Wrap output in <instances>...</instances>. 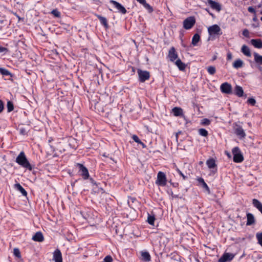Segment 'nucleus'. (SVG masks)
I'll return each mask as SVG.
<instances>
[{
    "instance_id": "nucleus-1",
    "label": "nucleus",
    "mask_w": 262,
    "mask_h": 262,
    "mask_svg": "<svg viewBox=\"0 0 262 262\" xmlns=\"http://www.w3.org/2000/svg\"><path fill=\"white\" fill-rule=\"evenodd\" d=\"M15 162L20 167L26 169V170L31 171L33 169V167L29 162L25 152L23 151H21L17 156L15 159Z\"/></svg>"
},
{
    "instance_id": "nucleus-2",
    "label": "nucleus",
    "mask_w": 262,
    "mask_h": 262,
    "mask_svg": "<svg viewBox=\"0 0 262 262\" xmlns=\"http://www.w3.org/2000/svg\"><path fill=\"white\" fill-rule=\"evenodd\" d=\"M233 155V160L235 163H241L244 161V157L238 147H235L232 150Z\"/></svg>"
},
{
    "instance_id": "nucleus-3",
    "label": "nucleus",
    "mask_w": 262,
    "mask_h": 262,
    "mask_svg": "<svg viewBox=\"0 0 262 262\" xmlns=\"http://www.w3.org/2000/svg\"><path fill=\"white\" fill-rule=\"evenodd\" d=\"M156 183L160 186H165L167 184L166 174L162 171H159L157 174V179Z\"/></svg>"
},
{
    "instance_id": "nucleus-4",
    "label": "nucleus",
    "mask_w": 262,
    "mask_h": 262,
    "mask_svg": "<svg viewBox=\"0 0 262 262\" xmlns=\"http://www.w3.org/2000/svg\"><path fill=\"white\" fill-rule=\"evenodd\" d=\"M208 32L210 36L221 35L222 32L221 28L217 25H213L208 28Z\"/></svg>"
},
{
    "instance_id": "nucleus-5",
    "label": "nucleus",
    "mask_w": 262,
    "mask_h": 262,
    "mask_svg": "<svg viewBox=\"0 0 262 262\" xmlns=\"http://www.w3.org/2000/svg\"><path fill=\"white\" fill-rule=\"evenodd\" d=\"M195 24V19L193 16H190L186 18L183 21V27L186 30L191 29Z\"/></svg>"
},
{
    "instance_id": "nucleus-6",
    "label": "nucleus",
    "mask_w": 262,
    "mask_h": 262,
    "mask_svg": "<svg viewBox=\"0 0 262 262\" xmlns=\"http://www.w3.org/2000/svg\"><path fill=\"white\" fill-rule=\"evenodd\" d=\"M77 167L79 168V173L84 180H87L89 178V172L83 164L80 163L77 164Z\"/></svg>"
},
{
    "instance_id": "nucleus-7",
    "label": "nucleus",
    "mask_w": 262,
    "mask_h": 262,
    "mask_svg": "<svg viewBox=\"0 0 262 262\" xmlns=\"http://www.w3.org/2000/svg\"><path fill=\"white\" fill-rule=\"evenodd\" d=\"M138 74L139 76V79L141 82H144L150 78V73L147 71H142L141 70H138Z\"/></svg>"
},
{
    "instance_id": "nucleus-8",
    "label": "nucleus",
    "mask_w": 262,
    "mask_h": 262,
    "mask_svg": "<svg viewBox=\"0 0 262 262\" xmlns=\"http://www.w3.org/2000/svg\"><path fill=\"white\" fill-rule=\"evenodd\" d=\"M220 90L223 93L230 94L232 93L231 85L228 82L222 83L220 86Z\"/></svg>"
},
{
    "instance_id": "nucleus-9",
    "label": "nucleus",
    "mask_w": 262,
    "mask_h": 262,
    "mask_svg": "<svg viewBox=\"0 0 262 262\" xmlns=\"http://www.w3.org/2000/svg\"><path fill=\"white\" fill-rule=\"evenodd\" d=\"M234 254L231 253H224L220 258L219 259L218 262H227L231 261L234 257Z\"/></svg>"
},
{
    "instance_id": "nucleus-10",
    "label": "nucleus",
    "mask_w": 262,
    "mask_h": 262,
    "mask_svg": "<svg viewBox=\"0 0 262 262\" xmlns=\"http://www.w3.org/2000/svg\"><path fill=\"white\" fill-rule=\"evenodd\" d=\"M110 3L113 5L114 7L117 9L119 12L123 14L126 13L125 8L120 3L114 0H111Z\"/></svg>"
},
{
    "instance_id": "nucleus-11",
    "label": "nucleus",
    "mask_w": 262,
    "mask_h": 262,
    "mask_svg": "<svg viewBox=\"0 0 262 262\" xmlns=\"http://www.w3.org/2000/svg\"><path fill=\"white\" fill-rule=\"evenodd\" d=\"M234 133L240 139L245 138L246 135L242 127L239 125H237V127L234 128Z\"/></svg>"
},
{
    "instance_id": "nucleus-12",
    "label": "nucleus",
    "mask_w": 262,
    "mask_h": 262,
    "mask_svg": "<svg viewBox=\"0 0 262 262\" xmlns=\"http://www.w3.org/2000/svg\"><path fill=\"white\" fill-rule=\"evenodd\" d=\"M168 56L170 60L172 62H173L176 59L178 58V55L177 53L176 52L174 47H172L171 48H170L168 52Z\"/></svg>"
},
{
    "instance_id": "nucleus-13",
    "label": "nucleus",
    "mask_w": 262,
    "mask_h": 262,
    "mask_svg": "<svg viewBox=\"0 0 262 262\" xmlns=\"http://www.w3.org/2000/svg\"><path fill=\"white\" fill-rule=\"evenodd\" d=\"M53 259L55 262H62V254L59 249H56L53 252Z\"/></svg>"
},
{
    "instance_id": "nucleus-14",
    "label": "nucleus",
    "mask_w": 262,
    "mask_h": 262,
    "mask_svg": "<svg viewBox=\"0 0 262 262\" xmlns=\"http://www.w3.org/2000/svg\"><path fill=\"white\" fill-rule=\"evenodd\" d=\"M246 216L247 219L246 223L247 226H251L255 224L256 220L252 213L248 212L246 214Z\"/></svg>"
},
{
    "instance_id": "nucleus-15",
    "label": "nucleus",
    "mask_w": 262,
    "mask_h": 262,
    "mask_svg": "<svg viewBox=\"0 0 262 262\" xmlns=\"http://www.w3.org/2000/svg\"><path fill=\"white\" fill-rule=\"evenodd\" d=\"M208 3L212 9L217 11H220L221 10V6L219 3L212 0H208Z\"/></svg>"
},
{
    "instance_id": "nucleus-16",
    "label": "nucleus",
    "mask_w": 262,
    "mask_h": 262,
    "mask_svg": "<svg viewBox=\"0 0 262 262\" xmlns=\"http://www.w3.org/2000/svg\"><path fill=\"white\" fill-rule=\"evenodd\" d=\"M206 165L209 169H214L215 168L217 171V165L216 164V162L215 159L213 158H209L206 161Z\"/></svg>"
},
{
    "instance_id": "nucleus-17",
    "label": "nucleus",
    "mask_w": 262,
    "mask_h": 262,
    "mask_svg": "<svg viewBox=\"0 0 262 262\" xmlns=\"http://www.w3.org/2000/svg\"><path fill=\"white\" fill-rule=\"evenodd\" d=\"M244 66V61L240 58L236 59L232 63V67L235 69L242 68Z\"/></svg>"
},
{
    "instance_id": "nucleus-18",
    "label": "nucleus",
    "mask_w": 262,
    "mask_h": 262,
    "mask_svg": "<svg viewBox=\"0 0 262 262\" xmlns=\"http://www.w3.org/2000/svg\"><path fill=\"white\" fill-rule=\"evenodd\" d=\"M32 239L35 242H41L44 240V237L41 232H37L33 236Z\"/></svg>"
},
{
    "instance_id": "nucleus-19",
    "label": "nucleus",
    "mask_w": 262,
    "mask_h": 262,
    "mask_svg": "<svg viewBox=\"0 0 262 262\" xmlns=\"http://www.w3.org/2000/svg\"><path fill=\"white\" fill-rule=\"evenodd\" d=\"M140 4H141L145 9H146L149 13H151L153 11L152 7L148 4L146 3V0H136Z\"/></svg>"
},
{
    "instance_id": "nucleus-20",
    "label": "nucleus",
    "mask_w": 262,
    "mask_h": 262,
    "mask_svg": "<svg viewBox=\"0 0 262 262\" xmlns=\"http://www.w3.org/2000/svg\"><path fill=\"white\" fill-rule=\"evenodd\" d=\"M252 204L262 214V203L259 200L254 199L252 200Z\"/></svg>"
},
{
    "instance_id": "nucleus-21",
    "label": "nucleus",
    "mask_w": 262,
    "mask_h": 262,
    "mask_svg": "<svg viewBox=\"0 0 262 262\" xmlns=\"http://www.w3.org/2000/svg\"><path fill=\"white\" fill-rule=\"evenodd\" d=\"M251 44L256 48H262V41L260 39H252L251 40Z\"/></svg>"
},
{
    "instance_id": "nucleus-22",
    "label": "nucleus",
    "mask_w": 262,
    "mask_h": 262,
    "mask_svg": "<svg viewBox=\"0 0 262 262\" xmlns=\"http://www.w3.org/2000/svg\"><path fill=\"white\" fill-rule=\"evenodd\" d=\"M241 52L247 57H250L251 56V53L249 48L245 45L242 47Z\"/></svg>"
},
{
    "instance_id": "nucleus-23",
    "label": "nucleus",
    "mask_w": 262,
    "mask_h": 262,
    "mask_svg": "<svg viewBox=\"0 0 262 262\" xmlns=\"http://www.w3.org/2000/svg\"><path fill=\"white\" fill-rule=\"evenodd\" d=\"M141 259L144 261H149L151 260V256L147 251H142L141 252Z\"/></svg>"
},
{
    "instance_id": "nucleus-24",
    "label": "nucleus",
    "mask_w": 262,
    "mask_h": 262,
    "mask_svg": "<svg viewBox=\"0 0 262 262\" xmlns=\"http://www.w3.org/2000/svg\"><path fill=\"white\" fill-rule=\"evenodd\" d=\"M132 139L138 144V145H140L142 148H145L146 147V145L141 141L137 135H133Z\"/></svg>"
},
{
    "instance_id": "nucleus-25",
    "label": "nucleus",
    "mask_w": 262,
    "mask_h": 262,
    "mask_svg": "<svg viewBox=\"0 0 262 262\" xmlns=\"http://www.w3.org/2000/svg\"><path fill=\"white\" fill-rule=\"evenodd\" d=\"M172 111L176 117L181 116L183 115V110L181 107H174L172 108Z\"/></svg>"
},
{
    "instance_id": "nucleus-26",
    "label": "nucleus",
    "mask_w": 262,
    "mask_h": 262,
    "mask_svg": "<svg viewBox=\"0 0 262 262\" xmlns=\"http://www.w3.org/2000/svg\"><path fill=\"white\" fill-rule=\"evenodd\" d=\"M234 94L238 97H242L244 94V91L242 87L239 85H236L234 88Z\"/></svg>"
},
{
    "instance_id": "nucleus-27",
    "label": "nucleus",
    "mask_w": 262,
    "mask_h": 262,
    "mask_svg": "<svg viewBox=\"0 0 262 262\" xmlns=\"http://www.w3.org/2000/svg\"><path fill=\"white\" fill-rule=\"evenodd\" d=\"M15 188L18 190L23 195L27 196V192L25 189L21 186L19 183H16L15 184Z\"/></svg>"
},
{
    "instance_id": "nucleus-28",
    "label": "nucleus",
    "mask_w": 262,
    "mask_h": 262,
    "mask_svg": "<svg viewBox=\"0 0 262 262\" xmlns=\"http://www.w3.org/2000/svg\"><path fill=\"white\" fill-rule=\"evenodd\" d=\"M255 62L258 64H262V56L257 53L254 52L253 54Z\"/></svg>"
},
{
    "instance_id": "nucleus-29",
    "label": "nucleus",
    "mask_w": 262,
    "mask_h": 262,
    "mask_svg": "<svg viewBox=\"0 0 262 262\" xmlns=\"http://www.w3.org/2000/svg\"><path fill=\"white\" fill-rule=\"evenodd\" d=\"M175 64L181 71H184L186 68L185 63H183L180 59H178L176 60Z\"/></svg>"
},
{
    "instance_id": "nucleus-30",
    "label": "nucleus",
    "mask_w": 262,
    "mask_h": 262,
    "mask_svg": "<svg viewBox=\"0 0 262 262\" xmlns=\"http://www.w3.org/2000/svg\"><path fill=\"white\" fill-rule=\"evenodd\" d=\"M200 40V36L199 34L195 33L192 37L191 43L193 46H196Z\"/></svg>"
},
{
    "instance_id": "nucleus-31",
    "label": "nucleus",
    "mask_w": 262,
    "mask_h": 262,
    "mask_svg": "<svg viewBox=\"0 0 262 262\" xmlns=\"http://www.w3.org/2000/svg\"><path fill=\"white\" fill-rule=\"evenodd\" d=\"M198 181L200 183H201L204 189H205L208 192V193H209L210 189L207 184L204 181V179L202 178H200L198 179Z\"/></svg>"
},
{
    "instance_id": "nucleus-32",
    "label": "nucleus",
    "mask_w": 262,
    "mask_h": 262,
    "mask_svg": "<svg viewBox=\"0 0 262 262\" xmlns=\"http://www.w3.org/2000/svg\"><path fill=\"white\" fill-rule=\"evenodd\" d=\"M155 216L154 214H150L148 213L147 222L151 225H154L155 221Z\"/></svg>"
},
{
    "instance_id": "nucleus-33",
    "label": "nucleus",
    "mask_w": 262,
    "mask_h": 262,
    "mask_svg": "<svg viewBox=\"0 0 262 262\" xmlns=\"http://www.w3.org/2000/svg\"><path fill=\"white\" fill-rule=\"evenodd\" d=\"M97 18L100 21V23L104 26L105 27H107V21L105 17L100 16L99 15H97Z\"/></svg>"
},
{
    "instance_id": "nucleus-34",
    "label": "nucleus",
    "mask_w": 262,
    "mask_h": 262,
    "mask_svg": "<svg viewBox=\"0 0 262 262\" xmlns=\"http://www.w3.org/2000/svg\"><path fill=\"white\" fill-rule=\"evenodd\" d=\"M0 74L4 76H12L11 73L8 70L3 68H0Z\"/></svg>"
},
{
    "instance_id": "nucleus-35",
    "label": "nucleus",
    "mask_w": 262,
    "mask_h": 262,
    "mask_svg": "<svg viewBox=\"0 0 262 262\" xmlns=\"http://www.w3.org/2000/svg\"><path fill=\"white\" fill-rule=\"evenodd\" d=\"M199 134L203 137H207L208 135V131L204 128H200L198 130Z\"/></svg>"
},
{
    "instance_id": "nucleus-36",
    "label": "nucleus",
    "mask_w": 262,
    "mask_h": 262,
    "mask_svg": "<svg viewBox=\"0 0 262 262\" xmlns=\"http://www.w3.org/2000/svg\"><path fill=\"white\" fill-rule=\"evenodd\" d=\"M256 237L257 241V243L262 247V232H257L256 234Z\"/></svg>"
},
{
    "instance_id": "nucleus-37",
    "label": "nucleus",
    "mask_w": 262,
    "mask_h": 262,
    "mask_svg": "<svg viewBox=\"0 0 262 262\" xmlns=\"http://www.w3.org/2000/svg\"><path fill=\"white\" fill-rule=\"evenodd\" d=\"M208 73L211 75H214L216 72L215 68L213 66H209L207 68Z\"/></svg>"
},
{
    "instance_id": "nucleus-38",
    "label": "nucleus",
    "mask_w": 262,
    "mask_h": 262,
    "mask_svg": "<svg viewBox=\"0 0 262 262\" xmlns=\"http://www.w3.org/2000/svg\"><path fill=\"white\" fill-rule=\"evenodd\" d=\"M210 123H211L210 120L207 118L203 119L202 120H201V123H200V124L203 126L209 125L210 124Z\"/></svg>"
},
{
    "instance_id": "nucleus-39",
    "label": "nucleus",
    "mask_w": 262,
    "mask_h": 262,
    "mask_svg": "<svg viewBox=\"0 0 262 262\" xmlns=\"http://www.w3.org/2000/svg\"><path fill=\"white\" fill-rule=\"evenodd\" d=\"M7 111L8 112H11L14 109L13 104L10 101H8L7 103Z\"/></svg>"
},
{
    "instance_id": "nucleus-40",
    "label": "nucleus",
    "mask_w": 262,
    "mask_h": 262,
    "mask_svg": "<svg viewBox=\"0 0 262 262\" xmlns=\"http://www.w3.org/2000/svg\"><path fill=\"white\" fill-rule=\"evenodd\" d=\"M51 13L53 14L55 17H60L61 16L60 12L57 10V9H54L53 10Z\"/></svg>"
},
{
    "instance_id": "nucleus-41",
    "label": "nucleus",
    "mask_w": 262,
    "mask_h": 262,
    "mask_svg": "<svg viewBox=\"0 0 262 262\" xmlns=\"http://www.w3.org/2000/svg\"><path fill=\"white\" fill-rule=\"evenodd\" d=\"M176 171H177V172L183 178V179L184 180H185L187 179V177L185 176L183 173L178 168V167H176Z\"/></svg>"
},
{
    "instance_id": "nucleus-42",
    "label": "nucleus",
    "mask_w": 262,
    "mask_h": 262,
    "mask_svg": "<svg viewBox=\"0 0 262 262\" xmlns=\"http://www.w3.org/2000/svg\"><path fill=\"white\" fill-rule=\"evenodd\" d=\"M103 262H113V258L111 255L106 256L103 259Z\"/></svg>"
},
{
    "instance_id": "nucleus-43",
    "label": "nucleus",
    "mask_w": 262,
    "mask_h": 262,
    "mask_svg": "<svg viewBox=\"0 0 262 262\" xmlns=\"http://www.w3.org/2000/svg\"><path fill=\"white\" fill-rule=\"evenodd\" d=\"M247 101H248L249 104H251L253 106L255 104V103H256L255 100L254 98H249L248 99Z\"/></svg>"
},
{
    "instance_id": "nucleus-44",
    "label": "nucleus",
    "mask_w": 262,
    "mask_h": 262,
    "mask_svg": "<svg viewBox=\"0 0 262 262\" xmlns=\"http://www.w3.org/2000/svg\"><path fill=\"white\" fill-rule=\"evenodd\" d=\"M14 254L15 256H16L17 257H20V253L19 252V250L18 249H14Z\"/></svg>"
},
{
    "instance_id": "nucleus-45",
    "label": "nucleus",
    "mask_w": 262,
    "mask_h": 262,
    "mask_svg": "<svg viewBox=\"0 0 262 262\" xmlns=\"http://www.w3.org/2000/svg\"><path fill=\"white\" fill-rule=\"evenodd\" d=\"M227 60H230L232 59V54L230 52H228L227 54Z\"/></svg>"
},
{
    "instance_id": "nucleus-46",
    "label": "nucleus",
    "mask_w": 262,
    "mask_h": 262,
    "mask_svg": "<svg viewBox=\"0 0 262 262\" xmlns=\"http://www.w3.org/2000/svg\"><path fill=\"white\" fill-rule=\"evenodd\" d=\"M8 49L5 48V47H2V46H0V53H6L8 52Z\"/></svg>"
},
{
    "instance_id": "nucleus-47",
    "label": "nucleus",
    "mask_w": 262,
    "mask_h": 262,
    "mask_svg": "<svg viewBox=\"0 0 262 262\" xmlns=\"http://www.w3.org/2000/svg\"><path fill=\"white\" fill-rule=\"evenodd\" d=\"M243 35L245 37H248L249 35V32L247 29H244L243 31Z\"/></svg>"
},
{
    "instance_id": "nucleus-48",
    "label": "nucleus",
    "mask_w": 262,
    "mask_h": 262,
    "mask_svg": "<svg viewBox=\"0 0 262 262\" xmlns=\"http://www.w3.org/2000/svg\"><path fill=\"white\" fill-rule=\"evenodd\" d=\"M4 110V103L0 100V113L3 112Z\"/></svg>"
},
{
    "instance_id": "nucleus-49",
    "label": "nucleus",
    "mask_w": 262,
    "mask_h": 262,
    "mask_svg": "<svg viewBox=\"0 0 262 262\" xmlns=\"http://www.w3.org/2000/svg\"><path fill=\"white\" fill-rule=\"evenodd\" d=\"M248 10L249 12H251V13H255V9L252 7H249L248 8Z\"/></svg>"
},
{
    "instance_id": "nucleus-50",
    "label": "nucleus",
    "mask_w": 262,
    "mask_h": 262,
    "mask_svg": "<svg viewBox=\"0 0 262 262\" xmlns=\"http://www.w3.org/2000/svg\"><path fill=\"white\" fill-rule=\"evenodd\" d=\"M20 133L22 135H25L26 133V130L24 128H20Z\"/></svg>"
},
{
    "instance_id": "nucleus-51",
    "label": "nucleus",
    "mask_w": 262,
    "mask_h": 262,
    "mask_svg": "<svg viewBox=\"0 0 262 262\" xmlns=\"http://www.w3.org/2000/svg\"><path fill=\"white\" fill-rule=\"evenodd\" d=\"M216 59V56H214L213 58V60Z\"/></svg>"
},
{
    "instance_id": "nucleus-52",
    "label": "nucleus",
    "mask_w": 262,
    "mask_h": 262,
    "mask_svg": "<svg viewBox=\"0 0 262 262\" xmlns=\"http://www.w3.org/2000/svg\"><path fill=\"white\" fill-rule=\"evenodd\" d=\"M132 71L134 72L135 70L133 69V68L132 67Z\"/></svg>"
},
{
    "instance_id": "nucleus-53",
    "label": "nucleus",
    "mask_w": 262,
    "mask_h": 262,
    "mask_svg": "<svg viewBox=\"0 0 262 262\" xmlns=\"http://www.w3.org/2000/svg\"><path fill=\"white\" fill-rule=\"evenodd\" d=\"M260 20L262 21V16L260 18Z\"/></svg>"
},
{
    "instance_id": "nucleus-54",
    "label": "nucleus",
    "mask_w": 262,
    "mask_h": 262,
    "mask_svg": "<svg viewBox=\"0 0 262 262\" xmlns=\"http://www.w3.org/2000/svg\"><path fill=\"white\" fill-rule=\"evenodd\" d=\"M261 13H262V12H261Z\"/></svg>"
}]
</instances>
